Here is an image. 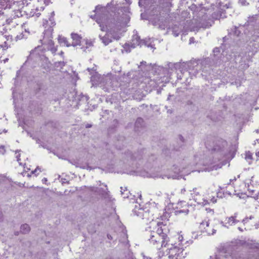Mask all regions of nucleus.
<instances>
[{"mask_svg":"<svg viewBox=\"0 0 259 259\" xmlns=\"http://www.w3.org/2000/svg\"><path fill=\"white\" fill-rule=\"evenodd\" d=\"M60 40H62V42H64V44H66V46H67V47L69 46V45H67V40H66V38H62L60 39Z\"/></svg>","mask_w":259,"mask_h":259,"instance_id":"9d476101","label":"nucleus"},{"mask_svg":"<svg viewBox=\"0 0 259 259\" xmlns=\"http://www.w3.org/2000/svg\"><path fill=\"white\" fill-rule=\"evenodd\" d=\"M30 231V227L27 224H24L21 227V232L23 233H27Z\"/></svg>","mask_w":259,"mask_h":259,"instance_id":"423d86ee","label":"nucleus"},{"mask_svg":"<svg viewBox=\"0 0 259 259\" xmlns=\"http://www.w3.org/2000/svg\"><path fill=\"white\" fill-rule=\"evenodd\" d=\"M237 222L235 217H231L228 219V223L230 225L235 224Z\"/></svg>","mask_w":259,"mask_h":259,"instance_id":"0eeeda50","label":"nucleus"},{"mask_svg":"<svg viewBox=\"0 0 259 259\" xmlns=\"http://www.w3.org/2000/svg\"><path fill=\"white\" fill-rule=\"evenodd\" d=\"M87 127H91V125H88V126Z\"/></svg>","mask_w":259,"mask_h":259,"instance_id":"a211bd4d","label":"nucleus"},{"mask_svg":"<svg viewBox=\"0 0 259 259\" xmlns=\"http://www.w3.org/2000/svg\"><path fill=\"white\" fill-rule=\"evenodd\" d=\"M239 2H240V3L242 5H246V0H239Z\"/></svg>","mask_w":259,"mask_h":259,"instance_id":"9b49d317","label":"nucleus"},{"mask_svg":"<svg viewBox=\"0 0 259 259\" xmlns=\"http://www.w3.org/2000/svg\"><path fill=\"white\" fill-rule=\"evenodd\" d=\"M186 255V252L182 248L176 246L169 249L168 259H183Z\"/></svg>","mask_w":259,"mask_h":259,"instance_id":"f03ea898","label":"nucleus"},{"mask_svg":"<svg viewBox=\"0 0 259 259\" xmlns=\"http://www.w3.org/2000/svg\"><path fill=\"white\" fill-rule=\"evenodd\" d=\"M87 127H91V125H88V126Z\"/></svg>","mask_w":259,"mask_h":259,"instance_id":"6ab92c4d","label":"nucleus"},{"mask_svg":"<svg viewBox=\"0 0 259 259\" xmlns=\"http://www.w3.org/2000/svg\"><path fill=\"white\" fill-rule=\"evenodd\" d=\"M40 169L37 167H36L34 170L33 171H32V174H35V173H39V172H40Z\"/></svg>","mask_w":259,"mask_h":259,"instance_id":"1a4fd4ad","label":"nucleus"},{"mask_svg":"<svg viewBox=\"0 0 259 259\" xmlns=\"http://www.w3.org/2000/svg\"><path fill=\"white\" fill-rule=\"evenodd\" d=\"M86 44L89 45V46H92V42L91 41L88 42L87 40H86Z\"/></svg>","mask_w":259,"mask_h":259,"instance_id":"f8f14e48","label":"nucleus"},{"mask_svg":"<svg viewBox=\"0 0 259 259\" xmlns=\"http://www.w3.org/2000/svg\"><path fill=\"white\" fill-rule=\"evenodd\" d=\"M71 38L73 40L72 45L73 46L80 45L81 37L77 33H72L71 34Z\"/></svg>","mask_w":259,"mask_h":259,"instance_id":"20e7f679","label":"nucleus"},{"mask_svg":"<svg viewBox=\"0 0 259 259\" xmlns=\"http://www.w3.org/2000/svg\"><path fill=\"white\" fill-rule=\"evenodd\" d=\"M182 238H183V237H181V238L180 237H179V239H180V240H182Z\"/></svg>","mask_w":259,"mask_h":259,"instance_id":"dca6fc26","label":"nucleus"},{"mask_svg":"<svg viewBox=\"0 0 259 259\" xmlns=\"http://www.w3.org/2000/svg\"><path fill=\"white\" fill-rule=\"evenodd\" d=\"M120 38V36L119 35H117V36H115L114 37V38L115 39H119Z\"/></svg>","mask_w":259,"mask_h":259,"instance_id":"ddd939ff","label":"nucleus"},{"mask_svg":"<svg viewBox=\"0 0 259 259\" xmlns=\"http://www.w3.org/2000/svg\"><path fill=\"white\" fill-rule=\"evenodd\" d=\"M111 35H112L111 32H108L103 37L101 38L105 45H107L112 41Z\"/></svg>","mask_w":259,"mask_h":259,"instance_id":"39448f33","label":"nucleus"},{"mask_svg":"<svg viewBox=\"0 0 259 259\" xmlns=\"http://www.w3.org/2000/svg\"><path fill=\"white\" fill-rule=\"evenodd\" d=\"M149 241L155 248L159 249L162 246H165L167 236L162 232L161 229H158L157 232L151 233Z\"/></svg>","mask_w":259,"mask_h":259,"instance_id":"f257e3e1","label":"nucleus"},{"mask_svg":"<svg viewBox=\"0 0 259 259\" xmlns=\"http://www.w3.org/2000/svg\"><path fill=\"white\" fill-rule=\"evenodd\" d=\"M17 161H19L20 160V159L19 158L18 155L17 156Z\"/></svg>","mask_w":259,"mask_h":259,"instance_id":"2eb2a0df","label":"nucleus"},{"mask_svg":"<svg viewBox=\"0 0 259 259\" xmlns=\"http://www.w3.org/2000/svg\"><path fill=\"white\" fill-rule=\"evenodd\" d=\"M200 227L201 228H204V231L209 235H212L215 233V230L209 227V224L207 222H203L201 223Z\"/></svg>","mask_w":259,"mask_h":259,"instance_id":"7ed1b4c3","label":"nucleus"},{"mask_svg":"<svg viewBox=\"0 0 259 259\" xmlns=\"http://www.w3.org/2000/svg\"><path fill=\"white\" fill-rule=\"evenodd\" d=\"M248 248L249 249H257L258 246L256 243H250L247 244Z\"/></svg>","mask_w":259,"mask_h":259,"instance_id":"6e6552de","label":"nucleus"},{"mask_svg":"<svg viewBox=\"0 0 259 259\" xmlns=\"http://www.w3.org/2000/svg\"><path fill=\"white\" fill-rule=\"evenodd\" d=\"M256 155L259 157V152L257 153Z\"/></svg>","mask_w":259,"mask_h":259,"instance_id":"f3484780","label":"nucleus"},{"mask_svg":"<svg viewBox=\"0 0 259 259\" xmlns=\"http://www.w3.org/2000/svg\"><path fill=\"white\" fill-rule=\"evenodd\" d=\"M196 190H197V189H196V188H194V189H193V191L194 192H196Z\"/></svg>","mask_w":259,"mask_h":259,"instance_id":"4468645a","label":"nucleus"}]
</instances>
